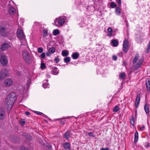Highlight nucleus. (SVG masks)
Here are the masks:
<instances>
[{
    "instance_id": "nucleus-3",
    "label": "nucleus",
    "mask_w": 150,
    "mask_h": 150,
    "mask_svg": "<svg viewBox=\"0 0 150 150\" xmlns=\"http://www.w3.org/2000/svg\"><path fill=\"white\" fill-rule=\"evenodd\" d=\"M139 54H137L135 55L133 60V63H136L137 62V61L139 59L138 62L134 66V68L136 69H137L138 68L141 66L144 60V59L142 57L139 59Z\"/></svg>"
},
{
    "instance_id": "nucleus-37",
    "label": "nucleus",
    "mask_w": 150,
    "mask_h": 150,
    "mask_svg": "<svg viewBox=\"0 0 150 150\" xmlns=\"http://www.w3.org/2000/svg\"><path fill=\"white\" fill-rule=\"evenodd\" d=\"M116 2L118 4L119 6L121 5V0H116Z\"/></svg>"
},
{
    "instance_id": "nucleus-25",
    "label": "nucleus",
    "mask_w": 150,
    "mask_h": 150,
    "mask_svg": "<svg viewBox=\"0 0 150 150\" xmlns=\"http://www.w3.org/2000/svg\"><path fill=\"white\" fill-rule=\"evenodd\" d=\"M64 60L65 63H68L70 61V58L69 57H67L64 59Z\"/></svg>"
},
{
    "instance_id": "nucleus-36",
    "label": "nucleus",
    "mask_w": 150,
    "mask_h": 150,
    "mask_svg": "<svg viewBox=\"0 0 150 150\" xmlns=\"http://www.w3.org/2000/svg\"><path fill=\"white\" fill-rule=\"evenodd\" d=\"M41 57L42 59H44L45 57V53H43L41 54Z\"/></svg>"
},
{
    "instance_id": "nucleus-1",
    "label": "nucleus",
    "mask_w": 150,
    "mask_h": 150,
    "mask_svg": "<svg viewBox=\"0 0 150 150\" xmlns=\"http://www.w3.org/2000/svg\"><path fill=\"white\" fill-rule=\"evenodd\" d=\"M16 94L14 92H11L8 95L6 98L5 103L7 105V109L10 110L15 102L16 99Z\"/></svg>"
},
{
    "instance_id": "nucleus-48",
    "label": "nucleus",
    "mask_w": 150,
    "mask_h": 150,
    "mask_svg": "<svg viewBox=\"0 0 150 150\" xmlns=\"http://www.w3.org/2000/svg\"><path fill=\"white\" fill-rule=\"evenodd\" d=\"M50 53H51L49 52H47V53H46L47 55V56H50L51 55Z\"/></svg>"
},
{
    "instance_id": "nucleus-11",
    "label": "nucleus",
    "mask_w": 150,
    "mask_h": 150,
    "mask_svg": "<svg viewBox=\"0 0 150 150\" xmlns=\"http://www.w3.org/2000/svg\"><path fill=\"white\" fill-rule=\"evenodd\" d=\"M13 83L12 81L10 79H7L4 81L5 85L7 86H11Z\"/></svg>"
},
{
    "instance_id": "nucleus-6",
    "label": "nucleus",
    "mask_w": 150,
    "mask_h": 150,
    "mask_svg": "<svg viewBox=\"0 0 150 150\" xmlns=\"http://www.w3.org/2000/svg\"><path fill=\"white\" fill-rule=\"evenodd\" d=\"M17 36L20 40H24L25 36L24 35L23 31L21 29H18L17 32Z\"/></svg>"
},
{
    "instance_id": "nucleus-49",
    "label": "nucleus",
    "mask_w": 150,
    "mask_h": 150,
    "mask_svg": "<svg viewBox=\"0 0 150 150\" xmlns=\"http://www.w3.org/2000/svg\"><path fill=\"white\" fill-rule=\"evenodd\" d=\"M108 36H111L112 35V33L111 32H108Z\"/></svg>"
},
{
    "instance_id": "nucleus-23",
    "label": "nucleus",
    "mask_w": 150,
    "mask_h": 150,
    "mask_svg": "<svg viewBox=\"0 0 150 150\" xmlns=\"http://www.w3.org/2000/svg\"><path fill=\"white\" fill-rule=\"evenodd\" d=\"M60 33L59 30L58 29H55L53 30V34L54 35H56Z\"/></svg>"
},
{
    "instance_id": "nucleus-33",
    "label": "nucleus",
    "mask_w": 150,
    "mask_h": 150,
    "mask_svg": "<svg viewBox=\"0 0 150 150\" xmlns=\"http://www.w3.org/2000/svg\"><path fill=\"white\" fill-rule=\"evenodd\" d=\"M45 67L46 66L45 64L43 63H42L41 64V69H45Z\"/></svg>"
},
{
    "instance_id": "nucleus-5",
    "label": "nucleus",
    "mask_w": 150,
    "mask_h": 150,
    "mask_svg": "<svg viewBox=\"0 0 150 150\" xmlns=\"http://www.w3.org/2000/svg\"><path fill=\"white\" fill-rule=\"evenodd\" d=\"M0 33L1 35L3 36H6L8 35L9 32L8 29L5 27H0Z\"/></svg>"
},
{
    "instance_id": "nucleus-32",
    "label": "nucleus",
    "mask_w": 150,
    "mask_h": 150,
    "mask_svg": "<svg viewBox=\"0 0 150 150\" xmlns=\"http://www.w3.org/2000/svg\"><path fill=\"white\" fill-rule=\"evenodd\" d=\"M38 51L39 53H41L43 51V49L42 47H40L38 48Z\"/></svg>"
},
{
    "instance_id": "nucleus-38",
    "label": "nucleus",
    "mask_w": 150,
    "mask_h": 150,
    "mask_svg": "<svg viewBox=\"0 0 150 150\" xmlns=\"http://www.w3.org/2000/svg\"><path fill=\"white\" fill-rule=\"evenodd\" d=\"M54 60L57 63H58L59 61V59L57 57L54 58Z\"/></svg>"
},
{
    "instance_id": "nucleus-28",
    "label": "nucleus",
    "mask_w": 150,
    "mask_h": 150,
    "mask_svg": "<svg viewBox=\"0 0 150 150\" xmlns=\"http://www.w3.org/2000/svg\"><path fill=\"white\" fill-rule=\"evenodd\" d=\"M43 36L44 37H46L48 35L47 31V30H44L43 31Z\"/></svg>"
},
{
    "instance_id": "nucleus-14",
    "label": "nucleus",
    "mask_w": 150,
    "mask_h": 150,
    "mask_svg": "<svg viewBox=\"0 0 150 150\" xmlns=\"http://www.w3.org/2000/svg\"><path fill=\"white\" fill-rule=\"evenodd\" d=\"M5 115V111L4 109L0 108V119H3Z\"/></svg>"
},
{
    "instance_id": "nucleus-40",
    "label": "nucleus",
    "mask_w": 150,
    "mask_h": 150,
    "mask_svg": "<svg viewBox=\"0 0 150 150\" xmlns=\"http://www.w3.org/2000/svg\"><path fill=\"white\" fill-rule=\"evenodd\" d=\"M20 123L21 125H24L25 123V121H24L23 120H21Z\"/></svg>"
},
{
    "instance_id": "nucleus-34",
    "label": "nucleus",
    "mask_w": 150,
    "mask_h": 150,
    "mask_svg": "<svg viewBox=\"0 0 150 150\" xmlns=\"http://www.w3.org/2000/svg\"><path fill=\"white\" fill-rule=\"evenodd\" d=\"M117 5L114 2H112L110 4V6L112 8H114L116 7Z\"/></svg>"
},
{
    "instance_id": "nucleus-46",
    "label": "nucleus",
    "mask_w": 150,
    "mask_h": 150,
    "mask_svg": "<svg viewBox=\"0 0 150 150\" xmlns=\"http://www.w3.org/2000/svg\"><path fill=\"white\" fill-rule=\"evenodd\" d=\"M27 134L26 133H23L22 135L24 137H26Z\"/></svg>"
},
{
    "instance_id": "nucleus-39",
    "label": "nucleus",
    "mask_w": 150,
    "mask_h": 150,
    "mask_svg": "<svg viewBox=\"0 0 150 150\" xmlns=\"http://www.w3.org/2000/svg\"><path fill=\"white\" fill-rule=\"evenodd\" d=\"M35 112L38 115H42L43 114V113L42 112H39V111H35Z\"/></svg>"
},
{
    "instance_id": "nucleus-10",
    "label": "nucleus",
    "mask_w": 150,
    "mask_h": 150,
    "mask_svg": "<svg viewBox=\"0 0 150 150\" xmlns=\"http://www.w3.org/2000/svg\"><path fill=\"white\" fill-rule=\"evenodd\" d=\"M10 47V45L8 43H4L1 45L0 48L1 51H3L7 50Z\"/></svg>"
},
{
    "instance_id": "nucleus-17",
    "label": "nucleus",
    "mask_w": 150,
    "mask_h": 150,
    "mask_svg": "<svg viewBox=\"0 0 150 150\" xmlns=\"http://www.w3.org/2000/svg\"><path fill=\"white\" fill-rule=\"evenodd\" d=\"M52 73L54 75H57L59 73V70L56 67L53 68L52 69Z\"/></svg>"
},
{
    "instance_id": "nucleus-42",
    "label": "nucleus",
    "mask_w": 150,
    "mask_h": 150,
    "mask_svg": "<svg viewBox=\"0 0 150 150\" xmlns=\"http://www.w3.org/2000/svg\"><path fill=\"white\" fill-rule=\"evenodd\" d=\"M112 28H109L108 29V32H111L112 33Z\"/></svg>"
},
{
    "instance_id": "nucleus-52",
    "label": "nucleus",
    "mask_w": 150,
    "mask_h": 150,
    "mask_svg": "<svg viewBox=\"0 0 150 150\" xmlns=\"http://www.w3.org/2000/svg\"><path fill=\"white\" fill-rule=\"evenodd\" d=\"M46 76H47L48 78H50V75L48 74H47Z\"/></svg>"
},
{
    "instance_id": "nucleus-21",
    "label": "nucleus",
    "mask_w": 150,
    "mask_h": 150,
    "mask_svg": "<svg viewBox=\"0 0 150 150\" xmlns=\"http://www.w3.org/2000/svg\"><path fill=\"white\" fill-rule=\"evenodd\" d=\"M138 139V134L137 131H136L134 134V142H136Z\"/></svg>"
},
{
    "instance_id": "nucleus-43",
    "label": "nucleus",
    "mask_w": 150,
    "mask_h": 150,
    "mask_svg": "<svg viewBox=\"0 0 150 150\" xmlns=\"http://www.w3.org/2000/svg\"><path fill=\"white\" fill-rule=\"evenodd\" d=\"M147 47H148V48H147V52H148V51L149 50L150 48V41H149V42L148 45Z\"/></svg>"
},
{
    "instance_id": "nucleus-2",
    "label": "nucleus",
    "mask_w": 150,
    "mask_h": 150,
    "mask_svg": "<svg viewBox=\"0 0 150 150\" xmlns=\"http://www.w3.org/2000/svg\"><path fill=\"white\" fill-rule=\"evenodd\" d=\"M23 57L24 60L27 64H30L32 63V57L28 51L25 50L23 51Z\"/></svg>"
},
{
    "instance_id": "nucleus-26",
    "label": "nucleus",
    "mask_w": 150,
    "mask_h": 150,
    "mask_svg": "<svg viewBox=\"0 0 150 150\" xmlns=\"http://www.w3.org/2000/svg\"><path fill=\"white\" fill-rule=\"evenodd\" d=\"M55 51V49L53 47L50 48L49 50V52L52 54L54 53Z\"/></svg>"
},
{
    "instance_id": "nucleus-29",
    "label": "nucleus",
    "mask_w": 150,
    "mask_h": 150,
    "mask_svg": "<svg viewBox=\"0 0 150 150\" xmlns=\"http://www.w3.org/2000/svg\"><path fill=\"white\" fill-rule=\"evenodd\" d=\"M130 122L131 124L132 125H133L134 124V117L133 116H131L130 119Z\"/></svg>"
},
{
    "instance_id": "nucleus-45",
    "label": "nucleus",
    "mask_w": 150,
    "mask_h": 150,
    "mask_svg": "<svg viewBox=\"0 0 150 150\" xmlns=\"http://www.w3.org/2000/svg\"><path fill=\"white\" fill-rule=\"evenodd\" d=\"M109 150V149L107 147H106L105 148H102L100 149V150Z\"/></svg>"
},
{
    "instance_id": "nucleus-19",
    "label": "nucleus",
    "mask_w": 150,
    "mask_h": 150,
    "mask_svg": "<svg viewBox=\"0 0 150 150\" xmlns=\"http://www.w3.org/2000/svg\"><path fill=\"white\" fill-rule=\"evenodd\" d=\"M8 11L11 14H13L15 13V9L13 7H11L9 8Z\"/></svg>"
},
{
    "instance_id": "nucleus-35",
    "label": "nucleus",
    "mask_w": 150,
    "mask_h": 150,
    "mask_svg": "<svg viewBox=\"0 0 150 150\" xmlns=\"http://www.w3.org/2000/svg\"><path fill=\"white\" fill-rule=\"evenodd\" d=\"M42 86L45 88H46L48 87L49 84L47 83H43L42 85Z\"/></svg>"
},
{
    "instance_id": "nucleus-24",
    "label": "nucleus",
    "mask_w": 150,
    "mask_h": 150,
    "mask_svg": "<svg viewBox=\"0 0 150 150\" xmlns=\"http://www.w3.org/2000/svg\"><path fill=\"white\" fill-rule=\"evenodd\" d=\"M68 54L69 53L67 50H64L62 52V55L63 56H67Z\"/></svg>"
},
{
    "instance_id": "nucleus-41",
    "label": "nucleus",
    "mask_w": 150,
    "mask_h": 150,
    "mask_svg": "<svg viewBox=\"0 0 150 150\" xmlns=\"http://www.w3.org/2000/svg\"><path fill=\"white\" fill-rule=\"evenodd\" d=\"M88 135L89 136H92L93 137H94V136L93 135V134L92 132H89L88 133Z\"/></svg>"
},
{
    "instance_id": "nucleus-18",
    "label": "nucleus",
    "mask_w": 150,
    "mask_h": 150,
    "mask_svg": "<svg viewBox=\"0 0 150 150\" xmlns=\"http://www.w3.org/2000/svg\"><path fill=\"white\" fill-rule=\"evenodd\" d=\"M144 109L145 111L146 114H147L149 113V108L148 105L146 104L144 106Z\"/></svg>"
},
{
    "instance_id": "nucleus-27",
    "label": "nucleus",
    "mask_w": 150,
    "mask_h": 150,
    "mask_svg": "<svg viewBox=\"0 0 150 150\" xmlns=\"http://www.w3.org/2000/svg\"><path fill=\"white\" fill-rule=\"evenodd\" d=\"M125 76V74L124 72H122L120 74L119 78L121 79H122L124 78Z\"/></svg>"
},
{
    "instance_id": "nucleus-51",
    "label": "nucleus",
    "mask_w": 150,
    "mask_h": 150,
    "mask_svg": "<svg viewBox=\"0 0 150 150\" xmlns=\"http://www.w3.org/2000/svg\"><path fill=\"white\" fill-rule=\"evenodd\" d=\"M21 150H24L25 149V148L24 146H22L21 148Z\"/></svg>"
},
{
    "instance_id": "nucleus-50",
    "label": "nucleus",
    "mask_w": 150,
    "mask_h": 150,
    "mask_svg": "<svg viewBox=\"0 0 150 150\" xmlns=\"http://www.w3.org/2000/svg\"><path fill=\"white\" fill-rule=\"evenodd\" d=\"M144 128H145V127L144 126H143L142 127H141L140 129V130L141 131L143 130V129Z\"/></svg>"
},
{
    "instance_id": "nucleus-31",
    "label": "nucleus",
    "mask_w": 150,
    "mask_h": 150,
    "mask_svg": "<svg viewBox=\"0 0 150 150\" xmlns=\"http://www.w3.org/2000/svg\"><path fill=\"white\" fill-rule=\"evenodd\" d=\"M116 13L119 14L120 13V9L119 7L115 9Z\"/></svg>"
},
{
    "instance_id": "nucleus-30",
    "label": "nucleus",
    "mask_w": 150,
    "mask_h": 150,
    "mask_svg": "<svg viewBox=\"0 0 150 150\" xmlns=\"http://www.w3.org/2000/svg\"><path fill=\"white\" fill-rule=\"evenodd\" d=\"M119 110V108L117 106H116L114 107L113 109V111L114 112H117Z\"/></svg>"
},
{
    "instance_id": "nucleus-47",
    "label": "nucleus",
    "mask_w": 150,
    "mask_h": 150,
    "mask_svg": "<svg viewBox=\"0 0 150 150\" xmlns=\"http://www.w3.org/2000/svg\"><path fill=\"white\" fill-rule=\"evenodd\" d=\"M25 114H26V115H29L30 114V113L29 112H28V111L25 112Z\"/></svg>"
},
{
    "instance_id": "nucleus-15",
    "label": "nucleus",
    "mask_w": 150,
    "mask_h": 150,
    "mask_svg": "<svg viewBox=\"0 0 150 150\" xmlns=\"http://www.w3.org/2000/svg\"><path fill=\"white\" fill-rule=\"evenodd\" d=\"M71 136V133L68 131H67L65 133L64 135V137L66 139H68Z\"/></svg>"
},
{
    "instance_id": "nucleus-8",
    "label": "nucleus",
    "mask_w": 150,
    "mask_h": 150,
    "mask_svg": "<svg viewBox=\"0 0 150 150\" xmlns=\"http://www.w3.org/2000/svg\"><path fill=\"white\" fill-rule=\"evenodd\" d=\"M1 63L4 66H5L8 63L7 59L6 56L3 55L0 58Z\"/></svg>"
},
{
    "instance_id": "nucleus-7",
    "label": "nucleus",
    "mask_w": 150,
    "mask_h": 150,
    "mask_svg": "<svg viewBox=\"0 0 150 150\" xmlns=\"http://www.w3.org/2000/svg\"><path fill=\"white\" fill-rule=\"evenodd\" d=\"M129 42L127 40L125 39L123 42V50L125 53H126L128 50Z\"/></svg>"
},
{
    "instance_id": "nucleus-16",
    "label": "nucleus",
    "mask_w": 150,
    "mask_h": 150,
    "mask_svg": "<svg viewBox=\"0 0 150 150\" xmlns=\"http://www.w3.org/2000/svg\"><path fill=\"white\" fill-rule=\"evenodd\" d=\"M146 84L147 91H149L150 89V81L149 79L146 80Z\"/></svg>"
},
{
    "instance_id": "nucleus-12",
    "label": "nucleus",
    "mask_w": 150,
    "mask_h": 150,
    "mask_svg": "<svg viewBox=\"0 0 150 150\" xmlns=\"http://www.w3.org/2000/svg\"><path fill=\"white\" fill-rule=\"evenodd\" d=\"M140 100V95L139 94H138L137 96L136 99L135 103V106L137 108L138 106Z\"/></svg>"
},
{
    "instance_id": "nucleus-44",
    "label": "nucleus",
    "mask_w": 150,
    "mask_h": 150,
    "mask_svg": "<svg viewBox=\"0 0 150 150\" xmlns=\"http://www.w3.org/2000/svg\"><path fill=\"white\" fill-rule=\"evenodd\" d=\"M112 59L113 60L115 61L117 59V57L116 56H113L112 57Z\"/></svg>"
},
{
    "instance_id": "nucleus-53",
    "label": "nucleus",
    "mask_w": 150,
    "mask_h": 150,
    "mask_svg": "<svg viewBox=\"0 0 150 150\" xmlns=\"http://www.w3.org/2000/svg\"><path fill=\"white\" fill-rule=\"evenodd\" d=\"M149 146V144H147V145H146V147H148Z\"/></svg>"
},
{
    "instance_id": "nucleus-20",
    "label": "nucleus",
    "mask_w": 150,
    "mask_h": 150,
    "mask_svg": "<svg viewBox=\"0 0 150 150\" xmlns=\"http://www.w3.org/2000/svg\"><path fill=\"white\" fill-rule=\"evenodd\" d=\"M79 53L77 52H76L73 54L72 55L71 57L73 59H76L79 57Z\"/></svg>"
},
{
    "instance_id": "nucleus-13",
    "label": "nucleus",
    "mask_w": 150,
    "mask_h": 150,
    "mask_svg": "<svg viewBox=\"0 0 150 150\" xmlns=\"http://www.w3.org/2000/svg\"><path fill=\"white\" fill-rule=\"evenodd\" d=\"M64 149L66 150H69L71 149V144L68 142H66L63 144Z\"/></svg>"
},
{
    "instance_id": "nucleus-4",
    "label": "nucleus",
    "mask_w": 150,
    "mask_h": 150,
    "mask_svg": "<svg viewBox=\"0 0 150 150\" xmlns=\"http://www.w3.org/2000/svg\"><path fill=\"white\" fill-rule=\"evenodd\" d=\"M65 22V20L62 17H60L56 19L54 21L55 25L58 27L62 26Z\"/></svg>"
},
{
    "instance_id": "nucleus-22",
    "label": "nucleus",
    "mask_w": 150,
    "mask_h": 150,
    "mask_svg": "<svg viewBox=\"0 0 150 150\" xmlns=\"http://www.w3.org/2000/svg\"><path fill=\"white\" fill-rule=\"evenodd\" d=\"M112 44L113 46L114 47H116L118 45V42L115 40H112Z\"/></svg>"
},
{
    "instance_id": "nucleus-9",
    "label": "nucleus",
    "mask_w": 150,
    "mask_h": 150,
    "mask_svg": "<svg viewBox=\"0 0 150 150\" xmlns=\"http://www.w3.org/2000/svg\"><path fill=\"white\" fill-rule=\"evenodd\" d=\"M8 76V74L7 70L5 69L2 71L0 73V79L2 80Z\"/></svg>"
}]
</instances>
